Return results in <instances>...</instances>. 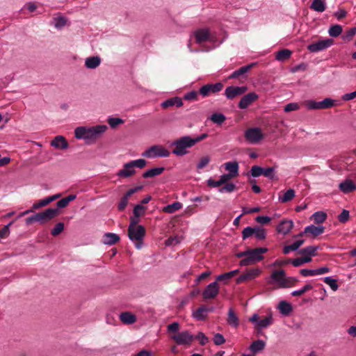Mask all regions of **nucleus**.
Returning a JSON list of instances; mask_svg holds the SVG:
<instances>
[{
  "mask_svg": "<svg viewBox=\"0 0 356 356\" xmlns=\"http://www.w3.org/2000/svg\"><path fill=\"white\" fill-rule=\"evenodd\" d=\"M145 211V207H143L141 204H137L135 206V207L134 209V211H133L134 216H137V217H140L141 216H143L144 214Z\"/></svg>",
  "mask_w": 356,
  "mask_h": 356,
  "instance_id": "55",
  "label": "nucleus"
},
{
  "mask_svg": "<svg viewBox=\"0 0 356 356\" xmlns=\"http://www.w3.org/2000/svg\"><path fill=\"white\" fill-rule=\"evenodd\" d=\"M261 273V270L260 268H251L239 276L236 280V282L238 284L245 281L254 280L259 277Z\"/></svg>",
  "mask_w": 356,
  "mask_h": 356,
  "instance_id": "14",
  "label": "nucleus"
},
{
  "mask_svg": "<svg viewBox=\"0 0 356 356\" xmlns=\"http://www.w3.org/2000/svg\"><path fill=\"white\" fill-rule=\"evenodd\" d=\"M312 289V286L311 284H306L305 285L302 289L296 291H293L291 293V295L293 296H300L302 294H304L305 292H307L309 290H311Z\"/></svg>",
  "mask_w": 356,
  "mask_h": 356,
  "instance_id": "51",
  "label": "nucleus"
},
{
  "mask_svg": "<svg viewBox=\"0 0 356 356\" xmlns=\"http://www.w3.org/2000/svg\"><path fill=\"white\" fill-rule=\"evenodd\" d=\"M219 293V286L217 282L210 283L202 292V296L204 299H213L216 298Z\"/></svg>",
  "mask_w": 356,
  "mask_h": 356,
  "instance_id": "12",
  "label": "nucleus"
},
{
  "mask_svg": "<svg viewBox=\"0 0 356 356\" xmlns=\"http://www.w3.org/2000/svg\"><path fill=\"white\" fill-rule=\"evenodd\" d=\"M227 323L229 325L237 327L239 325V320L232 309H229L227 314Z\"/></svg>",
  "mask_w": 356,
  "mask_h": 356,
  "instance_id": "32",
  "label": "nucleus"
},
{
  "mask_svg": "<svg viewBox=\"0 0 356 356\" xmlns=\"http://www.w3.org/2000/svg\"><path fill=\"white\" fill-rule=\"evenodd\" d=\"M183 105L182 100L180 97H175L170 98L161 104V107L163 108H168L169 107L176 106L177 107H181Z\"/></svg>",
  "mask_w": 356,
  "mask_h": 356,
  "instance_id": "27",
  "label": "nucleus"
},
{
  "mask_svg": "<svg viewBox=\"0 0 356 356\" xmlns=\"http://www.w3.org/2000/svg\"><path fill=\"white\" fill-rule=\"evenodd\" d=\"M299 108H300V106L298 103L292 102V103H289V104H286L284 106V110L285 112L289 113L291 111H297Z\"/></svg>",
  "mask_w": 356,
  "mask_h": 356,
  "instance_id": "59",
  "label": "nucleus"
},
{
  "mask_svg": "<svg viewBox=\"0 0 356 356\" xmlns=\"http://www.w3.org/2000/svg\"><path fill=\"white\" fill-rule=\"evenodd\" d=\"M242 234H243V239H245V238L251 236L252 235L254 234V227H245L243 230Z\"/></svg>",
  "mask_w": 356,
  "mask_h": 356,
  "instance_id": "64",
  "label": "nucleus"
},
{
  "mask_svg": "<svg viewBox=\"0 0 356 356\" xmlns=\"http://www.w3.org/2000/svg\"><path fill=\"white\" fill-rule=\"evenodd\" d=\"M51 145L56 149H65L69 145L66 139L63 136H57L51 142Z\"/></svg>",
  "mask_w": 356,
  "mask_h": 356,
  "instance_id": "22",
  "label": "nucleus"
},
{
  "mask_svg": "<svg viewBox=\"0 0 356 356\" xmlns=\"http://www.w3.org/2000/svg\"><path fill=\"white\" fill-rule=\"evenodd\" d=\"M195 339H198L201 345H205L209 341V338L201 332L195 337Z\"/></svg>",
  "mask_w": 356,
  "mask_h": 356,
  "instance_id": "62",
  "label": "nucleus"
},
{
  "mask_svg": "<svg viewBox=\"0 0 356 356\" xmlns=\"http://www.w3.org/2000/svg\"><path fill=\"white\" fill-rule=\"evenodd\" d=\"M213 309H207L205 306H201L197 310L193 312V317L197 320L202 321L206 319L207 316V312L209 311H212Z\"/></svg>",
  "mask_w": 356,
  "mask_h": 356,
  "instance_id": "29",
  "label": "nucleus"
},
{
  "mask_svg": "<svg viewBox=\"0 0 356 356\" xmlns=\"http://www.w3.org/2000/svg\"><path fill=\"white\" fill-rule=\"evenodd\" d=\"M304 105L307 107V108L309 110H317L320 109L319 102H316L314 100H307L304 102Z\"/></svg>",
  "mask_w": 356,
  "mask_h": 356,
  "instance_id": "47",
  "label": "nucleus"
},
{
  "mask_svg": "<svg viewBox=\"0 0 356 356\" xmlns=\"http://www.w3.org/2000/svg\"><path fill=\"white\" fill-rule=\"evenodd\" d=\"M285 277L286 275L283 270H275L271 274V279L273 282L277 284V287L279 288H283V286H284V283Z\"/></svg>",
  "mask_w": 356,
  "mask_h": 356,
  "instance_id": "18",
  "label": "nucleus"
},
{
  "mask_svg": "<svg viewBox=\"0 0 356 356\" xmlns=\"http://www.w3.org/2000/svg\"><path fill=\"white\" fill-rule=\"evenodd\" d=\"M342 32V27L340 25L336 24L330 26L328 30V33L332 37H337Z\"/></svg>",
  "mask_w": 356,
  "mask_h": 356,
  "instance_id": "45",
  "label": "nucleus"
},
{
  "mask_svg": "<svg viewBox=\"0 0 356 356\" xmlns=\"http://www.w3.org/2000/svg\"><path fill=\"white\" fill-rule=\"evenodd\" d=\"M333 43L334 41L332 39L321 40L308 45L307 49L310 52L316 53L329 48L333 44Z\"/></svg>",
  "mask_w": 356,
  "mask_h": 356,
  "instance_id": "10",
  "label": "nucleus"
},
{
  "mask_svg": "<svg viewBox=\"0 0 356 356\" xmlns=\"http://www.w3.org/2000/svg\"><path fill=\"white\" fill-rule=\"evenodd\" d=\"M278 309L280 312L285 316L289 315V313L292 311L291 305L284 300H282L279 303Z\"/></svg>",
  "mask_w": 356,
  "mask_h": 356,
  "instance_id": "35",
  "label": "nucleus"
},
{
  "mask_svg": "<svg viewBox=\"0 0 356 356\" xmlns=\"http://www.w3.org/2000/svg\"><path fill=\"white\" fill-rule=\"evenodd\" d=\"M267 251L266 248L248 249L246 258L241 260L240 265L243 266H250L261 261L264 259L263 254Z\"/></svg>",
  "mask_w": 356,
  "mask_h": 356,
  "instance_id": "5",
  "label": "nucleus"
},
{
  "mask_svg": "<svg viewBox=\"0 0 356 356\" xmlns=\"http://www.w3.org/2000/svg\"><path fill=\"white\" fill-rule=\"evenodd\" d=\"M147 161L143 159L133 160L124 163L122 168L117 172V176L121 178H129L136 173V168L142 169L145 167Z\"/></svg>",
  "mask_w": 356,
  "mask_h": 356,
  "instance_id": "3",
  "label": "nucleus"
},
{
  "mask_svg": "<svg viewBox=\"0 0 356 356\" xmlns=\"http://www.w3.org/2000/svg\"><path fill=\"white\" fill-rule=\"evenodd\" d=\"M184 99L185 100H188V101L197 100V92L194 90L191 91V92L185 94V95L184 96Z\"/></svg>",
  "mask_w": 356,
  "mask_h": 356,
  "instance_id": "61",
  "label": "nucleus"
},
{
  "mask_svg": "<svg viewBox=\"0 0 356 356\" xmlns=\"http://www.w3.org/2000/svg\"><path fill=\"white\" fill-rule=\"evenodd\" d=\"M225 168L227 171L229 172V175L232 176V178L236 177L238 175V163L236 161L234 162H227L224 164Z\"/></svg>",
  "mask_w": 356,
  "mask_h": 356,
  "instance_id": "28",
  "label": "nucleus"
},
{
  "mask_svg": "<svg viewBox=\"0 0 356 356\" xmlns=\"http://www.w3.org/2000/svg\"><path fill=\"white\" fill-rule=\"evenodd\" d=\"M274 172H275V168H273V167L263 168L262 175H264V177H268L269 179H273Z\"/></svg>",
  "mask_w": 356,
  "mask_h": 356,
  "instance_id": "60",
  "label": "nucleus"
},
{
  "mask_svg": "<svg viewBox=\"0 0 356 356\" xmlns=\"http://www.w3.org/2000/svg\"><path fill=\"white\" fill-rule=\"evenodd\" d=\"M350 218V213L348 210L343 209L342 212L339 215L338 220L342 222L345 223Z\"/></svg>",
  "mask_w": 356,
  "mask_h": 356,
  "instance_id": "58",
  "label": "nucleus"
},
{
  "mask_svg": "<svg viewBox=\"0 0 356 356\" xmlns=\"http://www.w3.org/2000/svg\"><path fill=\"white\" fill-rule=\"evenodd\" d=\"M356 34V28L353 27L347 31L342 36L344 40H350Z\"/></svg>",
  "mask_w": 356,
  "mask_h": 356,
  "instance_id": "54",
  "label": "nucleus"
},
{
  "mask_svg": "<svg viewBox=\"0 0 356 356\" xmlns=\"http://www.w3.org/2000/svg\"><path fill=\"white\" fill-rule=\"evenodd\" d=\"M211 158L209 156H204L200 159L198 163L197 164V168L198 170H201L206 167L210 162Z\"/></svg>",
  "mask_w": 356,
  "mask_h": 356,
  "instance_id": "49",
  "label": "nucleus"
},
{
  "mask_svg": "<svg viewBox=\"0 0 356 356\" xmlns=\"http://www.w3.org/2000/svg\"><path fill=\"white\" fill-rule=\"evenodd\" d=\"M120 321L126 325H131L136 323L137 318L136 315L134 314L129 312H124L120 314L119 316Z\"/></svg>",
  "mask_w": 356,
  "mask_h": 356,
  "instance_id": "26",
  "label": "nucleus"
},
{
  "mask_svg": "<svg viewBox=\"0 0 356 356\" xmlns=\"http://www.w3.org/2000/svg\"><path fill=\"white\" fill-rule=\"evenodd\" d=\"M311 218L316 223H323L327 218V214L324 211H316L312 216Z\"/></svg>",
  "mask_w": 356,
  "mask_h": 356,
  "instance_id": "37",
  "label": "nucleus"
},
{
  "mask_svg": "<svg viewBox=\"0 0 356 356\" xmlns=\"http://www.w3.org/2000/svg\"><path fill=\"white\" fill-rule=\"evenodd\" d=\"M101 58L98 56H90L85 59V66L88 69H96L101 64Z\"/></svg>",
  "mask_w": 356,
  "mask_h": 356,
  "instance_id": "24",
  "label": "nucleus"
},
{
  "mask_svg": "<svg viewBox=\"0 0 356 356\" xmlns=\"http://www.w3.org/2000/svg\"><path fill=\"white\" fill-rule=\"evenodd\" d=\"M295 197V191L293 189L287 190L282 197H280V201L284 203L291 200Z\"/></svg>",
  "mask_w": 356,
  "mask_h": 356,
  "instance_id": "41",
  "label": "nucleus"
},
{
  "mask_svg": "<svg viewBox=\"0 0 356 356\" xmlns=\"http://www.w3.org/2000/svg\"><path fill=\"white\" fill-rule=\"evenodd\" d=\"M291 55V51L289 49H282L279 51L276 55V60L283 61L288 59Z\"/></svg>",
  "mask_w": 356,
  "mask_h": 356,
  "instance_id": "43",
  "label": "nucleus"
},
{
  "mask_svg": "<svg viewBox=\"0 0 356 356\" xmlns=\"http://www.w3.org/2000/svg\"><path fill=\"white\" fill-rule=\"evenodd\" d=\"M317 250H318L317 246L311 245V246H308V247H306V248L302 249L299 252V253L301 254L309 256L310 257H312V256H315L316 254Z\"/></svg>",
  "mask_w": 356,
  "mask_h": 356,
  "instance_id": "40",
  "label": "nucleus"
},
{
  "mask_svg": "<svg viewBox=\"0 0 356 356\" xmlns=\"http://www.w3.org/2000/svg\"><path fill=\"white\" fill-rule=\"evenodd\" d=\"M311 8L316 12L323 13L326 8L325 0H313Z\"/></svg>",
  "mask_w": 356,
  "mask_h": 356,
  "instance_id": "31",
  "label": "nucleus"
},
{
  "mask_svg": "<svg viewBox=\"0 0 356 356\" xmlns=\"http://www.w3.org/2000/svg\"><path fill=\"white\" fill-rule=\"evenodd\" d=\"M194 37L195 38V41L198 44H201L206 41L211 40V38L209 33V31L207 29H201L197 30L193 33Z\"/></svg>",
  "mask_w": 356,
  "mask_h": 356,
  "instance_id": "17",
  "label": "nucleus"
},
{
  "mask_svg": "<svg viewBox=\"0 0 356 356\" xmlns=\"http://www.w3.org/2000/svg\"><path fill=\"white\" fill-rule=\"evenodd\" d=\"M106 124H99L95 126H81L74 129V137L78 140H83L87 144L95 143L108 131Z\"/></svg>",
  "mask_w": 356,
  "mask_h": 356,
  "instance_id": "1",
  "label": "nucleus"
},
{
  "mask_svg": "<svg viewBox=\"0 0 356 356\" xmlns=\"http://www.w3.org/2000/svg\"><path fill=\"white\" fill-rule=\"evenodd\" d=\"M170 152L163 145H156L150 147L145 151L142 156L147 158L154 159L156 157H168Z\"/></svg>",
  "mask_w": 356,
  "mask_h": 356,
  "instance_id": "7",
  "label": "nucleus"
},
{
  "mask_svg": "<svg viewBox=\"0 0 356 356\" xmlns=\"http://www.w3.org/2000/svg\"><path fill=\"white\" fill-rule=\"evenodd\" d=\"M293 222L292 220H283L277 226V230L279 233L287 234L293 228Z\"/></svg>",
  "mask_w": 356,
  "mask_h": 356,
  "instance_id": "25",
  "label": "nucleus"
},
{
  "mask_svg": "<svg viewBox=\"0 0 356 356\" xmlns=\"http://www.w3.org/2000/svg\"><path fill=\"white\" fill-rule=\"evenodd\" d=\"M58 213V209L50 208L42 212L36 213L38 222L40 223H44L56 216Z\"/></svg>",
  "mask_w": 356,
  "mask_h": 356,
  "instance_id": "13",
  "label": "nucleus"
},
{
  "mask_svg": "<svg viewBox=\"0 0 356 356\" xmlns=\"http://www.w3.org/2000/svg\"><path fill=\"white\" fill-rule=\"evenodd\" d=\"M249 321L254 324V328L257 330H261L264 328H266L273 323V315L270 314L266 316H264L261 319L257 314H254L250 318Z\"/></svg>",
  "mask_w": 356,
  "mask_h": 356,
  "instance_id": "8",
  "label": "nucleus"
},
{
  "mask_svg": "<svg viewBox=\"0 0 356 356\" xmlns=\"http://www.w3.org/2000/svg\"><path fill=\"white\" fill-rule=\"evenodd\" d=\"M193 138L190 136H182L172 143L174 147L172 154L182 156L188 153V148H191L195 145Z\"/></svg>",
  "mask_w": 356,
  "mask_h": 356,
  "instance_id": "4",
  "label": "nucleus"
},
{
  "mask_svg": "<svg viewBox=\"0 0 356 356\" xmlns=\"http://www.w3.org/2000/svg\"><path fill=\"white\" fill-rule=\"evenodd\" d=\"M142 188V186H138L134 188H131L127 191V193L124 195V197L121 199L120 202L118 204V209L122 211L125 209L128 204L129 197L132 195L134 193L138 191Z\"/></svg>",
  "mask_w": 356,
  "mask_h": 356,
  "instance_id": "21",
  "label": "nucleus"
},
{
  "mask_svg": "<svg viewBox=\"0 0 356 356\" xmlns=\"http://www.w3.org/2000/svg\"><path fill=\"white\" fill-rule=\"evenodd\" d=\"M60 196H61V194L58 193V194L47 197L44 199L40 200L38 202H37L33 204V209H38L41 207H45V206L48 205L49 203H51L53 201L56 200V199L59 198Z\"/></svg>",
  "mask_w": 356,
  "mask_h": 356,
  "instance_id": "20",
  "label": "nucleus"
},
{
  "mask_svg": "<svg viewBox=\"0 0 356 356\" xmlns=\"http://www.w3.org/2000/svg\"><path fill=\"white\" fill-rule=\"evenodd\" d=\"M67 18L59 15L54 18V26L58 29H63L67 24Z\"/></svg>",
  "mask_w": 356,
  "mask_h": 356,
  "instance_id": "39",
  "label": "nucleus"
},
{
  "mask_svg": "<svg viewBox=\"0 0 356 356\" xmlns=\"http://www.w3.org/2000/svg\"><path fill=\"white\" fill-rule=\"evenodd\" d=\"M245 140L250 144L259 143L264 137L261 129L257 127L248 129L244 134Z\"/></svg>",
  "mask_w": 356,
  "mask_h": 356,
  "instance_id": "9",
  "label": "nucleus"
},
{
  "mask_svg": "<svg viewBox=\"0 0 356 356\" xmlns=\"http://www.w3.org/2000/svg\"><path fill=\"white\" fill-rule=\"evenodd\" d=\"M210 119L214 123L222 124L225 120V116L222 113H213Z\"/></svg>",
  "mask_w": 356,
  "mask_h": 356,
  "instance_id": "50",
  "label": "nucleus"
},
{
  "mask_svg": "<svg viewBox=\"0 0 356 356\" xmlns=\"http://www.w3.org/2000/svg\"><path fill=\"white\" fill-rule=\"evenodd\" d=\"M263 173V168L259 165H253L251 168V175L254 177H258L262 175Z\"/></svg>",
  "mask_w": 356,
  "mask_h": 356,
  "instance_id": "57",
  "label": "nucleus"
},
{
  "mask_svg": "<svg viewBox=\"0 0 356 356\" xmlns=\"http://www.w3.org/2000/svg\"><path fill=\"white\" fill-rule=\"evenodd\" d=\"M223 85L221 83L204 85L200 88V94L204 97H208L211 94L220 91Z\"/></svg>",
  "mask_w": 356,
  "mask_h": 356,
  "instance_id": "11",
  "label": "nucleus"
},
{
  "mask_svg": "<svg viewBox=\"0 0 356 356\" xmlns=\"http://www.w3.org/2000/svg\"><path fill=\"white\" fill-rule=\"evenodd\" d=\"M236 189L235 184L232 183H227L223 187L219 189V192L221 193H232Z\"/></svg>",
  "mask_w": 356,
  "mask_h": 356,
  "instance_id": "52",
  "label": "nucleus"
},
{
  "mask_svg": "<svg viewBox=\"0 0 356 356\" xmlns=\"http://www.w3.org/2000/svg\"><path fill=\"white\" fill-rule=\"evenodd\" d=\"M323 281L330 286V287L334 291H336L338 288H339V286L338 284H337V281L336 280L333 279L332 277H324L323 279Z\"/></svg>",
  "mask_w": 356,
  "mask_h": 356,
  "instance_id": "48",
  "label": "nucleus"
},
{
  "mask_svg": "<svg viewBox=\"0 0 356 356\" xmlns=\"http://www.w3.org/2000/svg\"><path fill=\"white\" fill-rule=\"evenodd\" d=\"M259 96L255 92H249L244 95L238 103L241 109L247 108L252 102L258 99Z\"/></svg>",
  "mask_w": 356,
  "mask_h": 356,
  "instance_id": "16",
  "label": "nucleus"
},
{
  "mask_svg": "<svg viewBox=\"0 0 356 356\" xmlns=\"http://www.w3.org/2000/svg\"><path fill=\"white\" fill-rule=\"evenodd\" d=\"M248 90L246 86H229L225 90V95L227 99H233L236 96L245 93Z\"/></svg>",
  "mask_w": 356,
  "mask_h": 356,
  "instance_id": "15",
  "label": "nucleus"
},
{
  "mask_svg": "<svg viewBox=\"0 0 356 356\" xmlns=\"http://www.w3.org/2000/svg\"><path fill=\"white\" fill-rule=\"evenodd\" d=\"M336 100L331 98H325L323 101L319 102L320 109H325L336 105Z\"/></svg>",
  "mask_w": 356,
  "mask_h": 356,
  "instance_id": "42",
  "label": "nucleus"
},
{
  "mask_svg": "<svg viewBox=\"0 0 356 356\" xmlns=\"http://www.w3.org/2000/svg\"><path fill=\"white\" fill-rule=\"evenodd\" d=\"M324 227L323 226H314L309 225L305 228L304 232L300 234V236H302L303 234H309L313 237L318 236L324 232Z\"/></svg>",
  "mask_w": 356,
  "mask_h": 356,
  "instance_id": "19",
  "label": "nucleus"
},
{
  "mask_svg": "<svg viewBox=\"0 0 356 356\" xmlns=\"http://www.w3.org/2000/svg\"><path fill=\"white\" fill-rule=\"evenodd\" d=\"M179 323L178 322H173L167 326V332L171 339L177 345L190 346L195 339V336L188 330L179 332Z\"/></svg>",
  "mask_w": 356,
  "mask_h": 356,
  "instance_id": "2",
  "label": "nucleus"
},
{
  "mask_svg": "<svg viewBox=\"0 0 356 356\" xmlns=\"http://www.w3.org/2000/svg\"><path fill=\"white\" fill-rule=\"evenodd\" d=\"M298 280L293 277H285L283 288H289L296 284Z\"/></svg>",
  "mask_w": 356,
  "mask_h": 356,
  "instance_id": "53",
  "label": "nucleus"
},
{
  "mask_svg": "<svg viewBox=\"0 0 356 356\" xmlns=\"http://www.w3.org/2000/svg\"><path fill=\"white\" fill-rule=\"evenodd\" d=\"M265 347V342L262 340L254 341L250 346V350L254 353H258L262 350Z\"/></svg>",
  "mask_w": 356,
  "mask_h": 356,
  "instance_id": "38",
  "label": "nucleus"
},
{
  "mask_svg": "<svg viewBox=\"0 0 356 356\" xmlns=\"http://www.w3.org/2000/svg\"><path fill=\"white\" fill-rule=\"evenodd\" d=\"M120 241V236L114 233H106L103 236V243L105 245H113Z\"/></svg>",
  "mask_w": 356,
  "mask_h": 356,
  "instance_id": "30",
  "label": "nucleus"
},
{
  "mask_svg": "<svg viewBox=\"0 0 356 356\" xmlns=\"http://www.w3.org/2000/svg\"><path fill=\"white\" fill-rule=\"evenodd\" d=\"M145 234V229L143 225L135 227L128 228V236L129 239L136 243V248L140 249L142 247V241Z\"/></svg>",
  "mask_w": 356,
  "mask_h": 356,
  "instance_id": "6",
  "label": "nucleus"
},
{
  "mask_svg": "<svg viewBox=\"0 0 356 356\" xmlns=\"http://www.w3.org/2000/svg\"><path fill=\"white\" fill-rule=\"evenodd\" d=\"M213 342L216 345L220 346L225 342V339L222 334L218 333L213 337Z\"/></svg>",
  "mask_w": 356,
  "mask_h": 356,
  "instance_id": "63",
  "label": "nucleus"
},
{
  "mask_svg": "<svg viewBox=\"0 0 356 356\" xmlns=\"http://www.w3.org/2000/svg\"><path fill=\"white\" fill-rule=\"evenodd\" d=\"M256 65L255 63H251L250 65H245V66H243L242 67H241L240 69H238V70H236L234 71L230 76H229V78L230 79H234V78H236L238 77V76L240 75H242L245 73H246L247 72H248L250 69H252V67L253 66H254Z\"/></svg>",
  "mask_w": 356,
  "mask_h": 356,
  "instance_id": "33",
  "label": "nucleus"
},
{
  "mask_svg": "<svg viewBox=\"0 0 356 356\" xmlns=\"http://www.w3.org/2000/svg\"><path fill=\"white\" fill-rule=\"evenodd\" d=\"M164 171V168H154L145 171L143 174L144 178L154 177L161 175Z\"/></svg>",
  "mask_w": 356,
  "mask_h": 356,
  "instance_id": "34",
  "label": "nucleus"
},
{
  "mask_svg": "<svg viewBox=\"0 0 356 356\" xmlns=\"http://www.w3.org/2000/svg\"><path fill=\"white\" fill-rule=\"evenodd\" d=\"M339 188L343 193H348L356 190V184L350 179H346L340 183Z\"/></svg>",
  "mask_w": 356,
  "mask_h": 356,
  "instance_id": "23",
  "label": "nucleus"
},
{
  "mask_svg": "<svg viewBox=\"0 0 356 356\" xmlns=\"http://www.w3.org/2000/svg\"><path fill=\"white\" fill-rule=\"evenodd\" d=\"M254 235L259 240H264L266 238V231L259 227H254Z\"/></svg>",
  "mask_w": 356,
  "mask_h": 356,
  "instance_id": "46",
  "label": "nucleus"
},
{
  "mask_svg": "<svg viewBox=\"0 0 356 356\" xmlns=\"http://www.w3.org/2000/svg\"><path fill=\"white\" fill-rule=\"evenodd\" d=\"M107 122L112 129H115L118 126L124 123V120L122 119L114 117H108L107 119Z\"/></svg>",
  "mask_w": 356,
  "mask_h": 356,
  "instance_id": "44",
  "label": "nucleus"
},
{
  "mask_svg": "<svg viewBox=\"0 0 356 356\" xmlns=\"http://www.w3.org/2000/svg\"><path fill=\"white\" fill-rule=\"evenodd\" d=\"M182 208V204L179 202H175L168 204L163 208V211L168 213H172Z\"/></svg>",
  "mask_w": 356,
  "mask_h": 356,
  "instance_id": "36",
  "label": "nucleus"
},
{
  "mask_svg": "<svg viewBox=\"0 0 356 356\" xmlns=\"http://www.w3.org/2000/svg\"><path fill=\"white\" fill-rule=\"evenodd\" d=\"M64 229V224L63 222H58L57 223L54 228L52 229L51 234L53 236H57L60 234Z\"/></svg>",
  "mask_w": 356,
  "mask_h": 356,
  "instance_id": "56",
  "label": "nucleus"
}]
</instances>
